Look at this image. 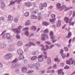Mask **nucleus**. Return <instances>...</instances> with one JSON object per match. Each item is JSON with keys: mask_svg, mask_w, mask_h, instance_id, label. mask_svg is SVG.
Listing matches in <instances>:
<instances>
[{"mask_svg": "<svg viewBox=\"0 0 75 75\" xmlns=\"http://www.w3.org/2000/svg\"><path fill=\"white\" fill-rule=\"evenodd\" d=\"M45 48H46L45 49V50H46V51H47V50H48L50 48L49 46H48L47 45H45Z\"/></svg>", "mask_w": 75, "mask_h": 75, "instance_id": "41", "label": "nucleus"}, {"mask_svg": "<svg viewBox=\"0 0 75 75\" xmlns=\"http://www.w3.org/2000/svg\"><path fill=\"white\" fill-rule=\"evenodd\" d=\"M14 21L15 23H17L18 21V19L17 18H16L14 19Z\"/></svg>", "mask_w": 75, "mask_h": 75, "instance_id": "40", "label": "nucleus"}, {"mask_svg": "<svg viewBox=\"0 0 75 75\" xmlns=\"http://www.w3.org/2000/svg\"><path fill=\"white\" fill-rule=\"evenodd\" d=\"M1 46H2L3 48H4L6 47V45L4 44H3L1 45Z\"/></svg>", "mask_w": 75, "mask_h": 75, "instance_id": "63", "label": "nucleus"}, {"mask_svg": "<svg viewBox=\"0 0 75 75\" xmlns=\"http://www.w3.org/2000/svg\"><path fill=\"white\" fill-rule=\"evenodd\" d=\"M64 21L66 23H69V19L68 17H65L64 18Z\"/></svg>", "mask_w": 75, "mask_h": 75, "instance_id": "12", "label": "nucleus"}, {"mask_svg": "<svg viewBox=\"0 0 75 75\" xmlns=\"http://www.w3.org/2000/svg\"><path fill=\"white\" fill-rule=\"evenodd\" d=\"M58 60V58H55L54 59V61H55V62H57Z\"/></svg>", "mask_w": 75, "mask_h": 75, "instance_id": "58", "label": "nucleus"}, {"mask_svg": "<svg viewBox=\"0 0 75 75\" xmlns=\"http://www.w3.org/2000/svg\"><path fill=\"white\" fill-rule=\"evenodd\" d=\"M35 64H33L32 65H28V67L29 68H33L35 67Z\"/></svg>", "mask_w": 75, "mask_h": 75, "instance_id": "26", "label": "nucleus"}, {"mask_svg": "<svg viewBox=\"0 0 75 75\" xmlns=\"http://www.w3.org/2000/svg\"><path fill=\"white\" fill-rule=\"evenodd\" d=\"M60 65L61 67H64V63H61L60 64Z\"/></svg>", "mask_w": 75, "mask_h": 75, "instance_id": "60", "label": "nucleus"}, {"mask_svg": "<svg viewBox=\"0 0 75 75\" xmlns=\"http://www.w3.org/2000/svg\"><path fill=\"white\" fill-rule=\"evenodd\" d=\"M16 38L17 39H20V35H18L17 34L16 36Z\"/></svg>", "mask_w": 75, "mask_h": 75, "instance_id": "48", "label": "nucleus"}, {"mask_svg": "<svg viewBox=\"0 0 75 75\" xmlns=\"http://www.w3.org/2000/svg\"><path fill=\"white\" fill-rule=\"evenodd\" d=\"M22 28V26H20L18 27V28H16L15 29H12V30L13 31L14 33H17V34H19L21 33V31L20 30Z\"/></svg>", "mask_w": 75, "mask_h": 75, "instance_id": "1", "label": "nucleus"}, {"mask_svg": "<svg viewBox=\"0 0 75 75\" xmlns=\"http://www.w3.org/2000/svg\"><path fill=\"white\" fill-rule=\"evenodd\" d=\"M50 37L51 39L52 40H54V39H55V37L53 36V35L51 36Z\"/></svg>", "mask_w": 75, "mask_h": 75, "instance_id": "50", "label": "nucleus"}, {"mask_svg": "<svg viewBox=\"0 0 75 75\" xmlns=\"http://www.w3.org/2000/svg\"><path fill=\"white\" fill-rule=\"evenodd\" d=\"M0 20H2V21H4V18L3 17H1L0 18Z\"/></svg>", "mask_w": 75, "mask_h": 75, "instance_id": "55", "label": "nucleus"}, {"mask_svg": "<svg viewBox=\"0 0 75 75\" xmlns=\"http://www.w3.org/2000/svg\"><path fill=\"white\" fill-rule=\"evenodd\" d=\"M62 71H63V69H60L59 70H58V73L59 74H61V73L62 72Z\"/></svg>", "mask_w": 75, "mask_h": 75, "instance_id": "30", "label": "nucleus"}, {"mask_svg": "<svg viewBox=\"0 0 75 75\" xmlns=\"http://www.w3.org/2000/svg\"><path fill=\"white\" fill-rule=\"evenodd\" d=\"M22 71L23 73H25L27 72V69L25 67H24L22 68Z\"/></svg>", "mask_w": 75, "mask_h": 75, "instance_id": "10", "label": "nucleus"}, {"mask_svg": "<svg viewBox=\"0 0 75 75\" xmlns=\"http://www.w3.org/2000/svg\"><path fill=\"white\" fill-rule=\"evenodd\" d=\"M61 21L60 20H59L58 21V22H57V25H58V26H59V25H61Z\"/></svg>", "mask_w": 75, "mask_h": 75, "instance_id": "36", "label": "nucleus"}, {"mask_svg": "<svg viewBox=\"0 0 75 75\" xmlns=\"http://www.w3.org/2000/svg\"><path fill=\"white\" fill-rule=\"evenodd\" d=\"M12 65L13 66V67H16V65L18 66V64H17V63L15 62H12Z\"/></svg>", "mask_w": 75, "mask_h": 75, "instance_id": "18", "label": "nucleus"}, {"mask_svg": "<svg viewBox=\"0 0 75 75\" xmlns=\"http://www.w3.org/2000/svg\"><path fill=\"white\" fill-rule=\"evenodd\" d=\"M17 61H18V59H16L12 62H13H13H15V63H16L17 64Z\"/></svg>", "mask_w": 75, "mask_h": 75, "instance_id": "42", "label": "nucleus"}, {"mask_svg": "<svg viewBox=\"0 0 75 75\" xmlns=\"http://www.w3.org/2000/svg\"><path fill=\"white\" fill-rule=\"evenodd\" d=\"M46 44H48V45H50V44H51V42H49L46 41L45 42Z\"/></svg>", "mask_w": 75, "mask_h": 75, "instance_id": "49", "label": "nucleus"}, {"mask_svg": "<svg viewBox=\"0 0 75 75\" xmlns=\"http://www.w3.org/2000/svg\"><path fill=\"white\" fill-rule=\"evenodd\" d=\"M64 50L65 51H68V48L67 47H64Z\"/></svg>", "mask_w": 75, "mask_h": 75, "instance_id": "46", "label": "nucleus"}, {"mask_svg": "<svg viewBox=\"0 0 75 75\" xmlns=\"http://www.w3.org/2000/svg\"><path fill=\"white\" fill-rule=\"evenodd\" d=\"M54 35V34L53 33V32L52 31H51L50 32V36H52Z\"/></svg>", "mask_w": 75, "mask_h": 75, "instance_id": "44", "label": "nucleus"}, {"mask_svg": "<svg viewBox=\"0 0 75 75\" xmlns=\"http://www.w3.org/2000/svg\"><path fill=\"white\" fill-rule=\"evenodd\" d=\"M5 4H4V2H2L1 4V9H3L4 8V7H5Z\"/></svg>", "mask_w": 75, "mask_h": 75, "instance_id": "23", "label": "nucleus"}, {"mask_svg": "<svg viewBox=\"0 0 75 75\" xmlns=\"http://www.w3.org/2000/svg\"><path fill=\"white\" fill-rule=\"evenodd\" d=\"M12 57V54L9 53L8 54H6L5 57V58L7 59H10Z\"/></svg>", "mask_w": 75, "mask_h": 75, "instance_id": "6", "label": "nucleus"}, {"mask_svg": "<svg viewBox=\"0 0 75 75\" xmlns=\"http://www.w3.org/2000/svg\"><path fill=\"white\" fill-rule=\"evenodd\" d=\"M30 17L32 19H37V17L34 15H32L30 16Z\"/></svg>", "mask_w": 75, "mask_h": 75, "instance_id": "19", "label": "nucleus"}, {"mask_svg": "<svg viewBox=\"0 0 75 75\" xmlns=\"http://www.w3.org/2000/svg\"><path fill=\"white\" fill-rule=\"evenodd\" d=\"M31 30L32 31H35L37 30V28L35 26H33L30 28Z\"/></svg>", "mask_w": 75, "mask_h": 75, "instance_id": "20", "label": "nucleus"}, {"mask_svg": "<svg viewBox=\"0 0 75 75\" xmlns=\"http://www.w3.org/2000/svg\"><path fill=\"white\" fill-rule=\"evenodd\" d=\"M48 38V36L47 34H42L41 35V39L42 41H45V38Z\"/></svg>", "mask_w": 75, "mask_h": 75, "instance_id": "2", "label": "nucleus"}, {"mask_svg": "<svg viewBox=\"0 0 75 75\" xmlns=\"http://www.w3.org/2000/svg\"><path fill=\"white\" fill-rule=\"evenodd\" d=\"M38 61L39 62H42L44 61V59L43 58H38Z\"/></svg>", "mask_w": 75, "mask_h": 75, "instance_id": "35", "label": "nucleus"}, {"mask_svg": "<svg viewBox=\"0 0 75 75\" xmlns=\"http://www.w3.org/2000/svg\"><path fill=\"white\" fill-rule=\"evenodd\" d=\"M51 17L52 18V19H50V22L52 23H54V21L55 20V15L54 14H52L51 15Z\"/></svg>", "mask_w": 75, "mask_h": 75, "instance_id": "5", "label": "nucleus"}, {"mask_svg": "<svg viewBox=\"0 0 75 75\" xmlns=\"http://www.w3.org/2000/svg\"><path fill=\"white\" fill-rule=\"evenodd\" d=\"M7 32V30H4L2 32V33L1 34V35H3V34H4L5 33H6Z\"/></svg>", "mask_w": 75, "mask_h": 75, "instance_id": "51", "label": "nucleus"}, {"mask_svg": "<svg viewBox=\"0 0 75 75\" xmlns=\"http://www.w3.org/2000/svg\"><path fill=\"white\" fill-rule=\"evenodd\" d=\"M63 8L65 9V11H67L69 10H70L73 8V7L71 6L70 7H67V6H64L63 7Z\"/></svg>", "mask_w": 75, "mask_h": 75, "instance_id": "8", "label": "nucleus"}, {"mask_svg": "<svg viewBox=\"0 0 75 75\" xmlns=\"http://www.w3.org/2000/svg\"><path fill=\"white\" fill-rule=\"evenodd\" d=\"M72 36V33L71 32H69L67 35V37L66 36V38H70Z\"/></svg>", "mask_w": 75, "mask_h": 75, "instance_id": "13", "label": "nucleus"}, {"mask_svg": "<svg viewBox=\"0 0 75 75\" xmlns=\"http://www.w3.org/2000/svg\"><path fill=\"white\" fill-rule=\"evenodd\" d=\"M8 18L9 20H11V21H12L13 20V16H12L9 15Z\"/></svg>", "mask_w": 75, "mask_h": 75, "instance_id": "34", "label": "nucleus"}, {"mask_svg": "<svg viewBox=\"0 0 75 75\" xmlns=\"http://www.w3.org/2000/svg\"><path fill=\"white\" fill-rule=\"evenodd\" d=\"M51 58H48L47 59V63L48 64H50L51 63Z\"/></svg>", "mask_w": 75, "mask_h": 75, "instance_id": "28", "label": "nucleus"}, {"mask_svg": "<svg viewBox=\"0 0 75 75\" xmlns=\"http://www.w3.org/2000/svg\"><path fill=\"white\" fill-rule=\"evenodd\" d=\"M42 24L43 25H48L50 24V23L49 22L44 21L42 22Z\"/></svg>", "mask_w": 75, "mask_h": 75, "instance_id": "14", "label": "nucleus"}, {"mask_svg": "<svg viewBox=\"0 0 75 75\" xmlns=\"http://www.w3.org/2000/svg\"><path fill=\"white\" fill-rule=\"evenodd\" d=\"M24 59V56L23 54H21L20 56L19 57L18 60L19 61H21V60H23Z\"/></svg>", "mask_w": 75, "mask_h": 75, "instance_id": "17", "label": "nucleus"}, {"mask_svg": "<svg viewBox=\"0 0 75 75\" xmlns=\"http://www.w3.org/2000/svg\"><path fill=\"white\" fill-rule=\"evenodd\" d=\"M17 3H18V4H20V2L21 1V0H16L15 1Z\"/></svg>", "mask_w": 75, "mask_h": 75, "instance_id": "39", "label": "nucleus"}, {"mask_svg": "<svg viewBox=\"0 0 75 75\" xmlns=\"http://www.w3.org/2000/svg\"><path fill=\"white\" fill-rule=\"evenodd\" d=\"M72 11H71L69 12V14L70 16H71L72 15Z\"/></svg>", "mask_w": 75, "mask_h": 75, "instance_id": "61", "label": "nucleus"}, {"mask_svg": "<svg viewBox=\"0 0 75 75\" xmlns=\"http://www.w3.org/2000/svg\"><path fill=\"white\" fill-rule=\"evenodd\" d=\"M57 7L58 8H61V4L60 3H58L56 4Z\"/></svg>", "mask_w": 75, "mask_h": 75, "instance_id": "21", "label": "nucleus"}, {"mask_svg": "<svg viewBox=\"0 0 75 75\" xmlns=\"http://www.w3.org/2000/svg\"><path fill=\"white\" fill-rule=\"evenodd\" d=\"M38 19L39 20H40L42 18V13L41 12H39L38 13Z\"/></svg>", "mask_w": 75, "mask_h": 75, "instance_id": "9", "label": "nucleus"}, {"mask_svg": "<svg viewBox=\"0 0 75 75\" xmlns=\"http://www.w3.org/2000/svg\"><path fill=\"white\" fill-rule=\"evenodd\" d=\"M33 72V70H30L28 72V74H30V73H32V72Z\"/></svg>", "mask_w": 75, "mask_h": 75, "instance_id": "56", "label": "nucleus"}, {"mask_svg": "<svg viewBox=\"0 0 75 75\" xmlns=\"http://www.w3.org/2000/svg\"><path fill=\"white\" fill-rule=\"evenodd\" d=\"M25 34L26 36H29V32L28 30L25 32Z\"/></svg>", "mask_w": 75, "mask_h": 75, "instance_id": "33", "label": "nucleus"}, {"mask_svg": "<svg viewBox=\"0 0 75 75\" xmlns=\"http://www.w3.org/2000/svg\"><path fill=\"white\" fill-rule=\"evenodd\" d=\"M25 25H28L30 24V21L29 20L27 21L25 23Z\"/></svg>", "mask_w": 75, "mask_h": 75, "instance_id": "25", "label": "nucleus"}, {"mask_svg": "<svg viewBox=\"0 0 75 75\" xmlns=\"http://www.w3.org/2000/svg\"><path fill=\"white\" fill-rule=\"evenodd\" d=\"M66 64L68 65H71V62L69 60H68L66 61Z\"/></svg>", "mask_w": 75, "mask_h": 75, "instance_id": "38", "label": "nucleus"}, {"mask_svg": "<svg viewBox=\"0 0 75 75\" xmlns=\"http://www.w3.org/2000/svg\"><path fill=\"white\" fill-rule=\"evenodd\" d=\"M63 52L64 50H63L62 49H61V51L60 52V54H62V53H63Z\"/></svg>", "mask_w": 75, "mask_h": 75, "instance_id": "62", "label": "nucleus"}, {"mask_svg": "<svg viewBox=\"0 0 75 75\" xmlns=\"http://www.w3.org/2000/svg\"><path fill=\"white\" fill-rule=\"evenodd\" d=\"M35 52L36 55H38V54H39V52L38 50H36V51H35Z\"/></svg>", "mask_w": 75, "mask_h": 75, "instance_id": "57", "label": "nucleus"}, {"mask_svg": "<svg viewBox=\"0 0 75 75\" xmlns=\"http://www.w3.org/2000/svg\"><path fill=\"white\" fill-rule=\"evenodd\" d=\"M37 58V57L36 56H34L31 58V60H35Z\"/></svg>", "mask_w": 75, "mask_h": 75, "instance_id": "29", "label": "nucleus"}, {"mask_svg": "<svg viewBox=\"0 0 75 75\" xmlns=\"http://www.w3.org/2000/svg\"><path fill=\"white\" fill-rule=\"evenodd\" d=\"M73 64H74V65H75V61L74 60L72 61L71 63V65H73Z\"/></svg>", "mask_w": 75, "mask_h": 75, "instance_id": "52", "label": "nucleus"}, {"mask_svg": "<svg viewBox=\"0 0 75 75\" xmlns=\"http://www.w3.org/2000/svg\"><path fill=\"white\" fill-rule=\"evenodd\" d=\"M22 45H23V43L21 41L18 42L17 43V45L18 46H21Z\"/></svg>", "mask_w": 75, "mask_h": 75, "instance_id": "24", "label": "nucleus"}, {"mask_svg": "<svg viewBox=\"0 0 75 75\" xmlns=\"http://www.w3.org/2000/svg\"><path fill=\"white\" fill-rule=\"evenodd\" d=\"M16 1H15L13 2V1H11L10 3V5H13V4H14L15 3H16Z\"/></svg>", "mask_w": 75, "mask_h": 75, "instance_id": "45", "label": "nucleus"}, {"mask_svg": "<svg viewBox=\"0 0 75 75\" xmlns=\"http://www.w3.org/2000/svg\"><path fill=\"white\" fill-rule=\"evenodd\" d=\"M10 37V34L9 33H5L2 36V38H9V39H10L11 38Z\"/></svg>", "mask_w": 75, "mask_h": 75, "instance_id": "3", "label": "nucleus"}, {"mask_svg": "<svg viewBox=\"0 0 75 75\" xmlns=\"http://www.w3.org/2000/svg\"><path fill=\"white\" fill-rule=\"evenodd\" d=\"M43 6L44 7H47V2H44V3L42 4Z\"/></svg>", "mask_w": 75, "mask_h": 75, "instance_id": "31", "label": "nucleus"}, {"mask_svg": "<svg viewBox=\"0 0 75 75\" xmlns=\"http://www.w3.org/2000/svg\"><path fill=\"white\" fill-rule=\"evenodd\" d=\"M25 6H26V7H31V6L32 5V4H31V2H28L25 3Z\"/></svg>", "mask_w": 75, "mask_h": 75, "instance_id": "7", "label": "nucleus"}, {"mask_svg": "<svg viewBox=\"0 0 75 75\" xmlns=\"http://www.w3.org/2000/svg\"><path fill=\"white\" fill-rule=\"evenodd\" d=\"M40 48H41V50H43L44 51H47V50L45 49V47L44 46V45L41 44L40 45Z\"/></svg>", "mask_w": 75, "mask_h": 75, "instance_id": "11", "label": "nucleus"}, {"mask_svg": "<svg viewBox=\"0 0 75 75\" xmlns=\"http://www.w3.org/2000/svg\"><path fill=\"white\" fill-rule=\"evenodd\" d=\"M43 57V55H39L38 57V58H42V57Z\"/></svg>", "mask_w": 75, "mask_h": 75, "instance_id": "54", "label": "nucleus"}, {"mask_svg": "<svg viewBox=\"0 0 75 75\" xmlns=\"http://www.w3.org/2000/svg\"><path fill=\"white\" fill-rule=\"evenodd\" d=\"M49 31H48V30L47 29H45L44 31L43 32L44 33H48Z\"/></svg>", "mask_w": 75, "mask_h": 75, "instance_id": "37", "label": "nucleus"}, {"mask_svg": "<svg viewBox=\"0 0 75 75\" xmlns=\"http://www.w3.org/2000/svg\"><path fill=\"white\" fill-rule=\"evenodd\" d=\"M75 21H73V22H69V25H72V26H74V25L75 24Z\"/></svg>", "mask_w": 75, "mask_h": 75, "instance_id": "22", "label": "nucleus"}, {"mask_svg": "<svg viewBox=\"0 0 75 75\" xmlns=\"http://www.w3.org/2000/svg\"><path fill=\"white\" fill-rule=\"evenodd\" d=\"M69 67L67 66H66V67H64V69H69Z\"/></svg>", "mask_w": 75, "mask_h": 75, "instance_id": "59", "label": "nucleus"}, {"mask_svg": "<svg viewBox=\"0 0 75 75\" xmlns=\"http://www.w3.org/2000/svg\"><path fill=\"white\" fill-rule=\"evenodd\" d=\"M24 16L25 17H28L29 16V13L28 12H25L24 13Z\"/></svg>", "mask_w": 75, "mask_h": 75, "instance_id": "32", "label": "nucleus"}, {"mask_svg": "<svg viewBox=\"0 0 75 75\" xmlns=\"http://www.w3.org/2000/svg\"><path fill=\"white\" fill-rule=\"evenodd\" d=\"M75 16V11H74L73 12V16Z\"/></svg>", "mask_w": 75, "mask_h": 75, "instance_id": "64", "label": "nucleus"}, {"mask_svg": "<svg viewBox=\"0 0 75 75\" xmlns=\"http://www.w3.org/2000/svg\"><path fill=\"white\" fill-rule=\"evenodd\" d=\"M18 54L20 55L21 54H22L23 53V51L21 49H19L18 50Z\"/></svg>", "mask_w": 75, "mask_h": 75, "instance_id": "16", "label": "nucleus"}, {"mask_svg": "<svg viewBox=\"0 0 75 75\" xmlns=\"http://www.w3.org/2000/svg\"><path fill=\"white\" fill-rule=\"evenodd\" d=\"M54 45H51L50 46V49H51V48H52L53 47H54Z\"/></svg>", "mask_w": 75, "mask_h": 75, "instance_id": "53", "label": "nucleus"}, {"mask_svg": "<svg viewBox=\"0 0 75 75\" xmlns=\"http://www.w3.org/2000/svg\"><path fill=\"white\" fill-rule=\"evenodd\" d=\"M29 29V28H25L23 29V31H24L25 30H27L26 31H27V30H28Z\"/></svg>", "mask_w": 75, "mask_h": 75, "instance_id": "47", "label": "nucleus"}, {"mask_svg": "<svg viewBox=\"0 0 75 75\" xmlns=\"http://www.w3.org/2000/svg\"><path fill=\"white\" fill-rule=\"evenodd\" d=\"M35 66L36 67V69H38V68L40 67V63H36L35 64Z\"/></svg>", "mask_w": 75, "mask_h": 75, "instance_id": "15", "label": "nucleus"}, {"mask_svg": "<svg viewBox=\"0 0 75 75\" xmlns=\"http://www.w3.org/2000/svg\"><path fill=\"white\" fill-rule=\"evenodd\" d=\"M44 6H43V4H40V5L39 8L40 10H42L44 8Z\"/></svg>", "mask_w": 75, "mask_h": 75, "instance_id": "27", "label": "nucleus"}, {"mask_svg": "<svg viewBox=\"0 0 75 75\" xmlns=\"http://www.w3.org/2000/svg\"><path fill=\"white\" fill-rule=\"evenodd\" d=\"M29 43V45H28V44H26L25 45V47H27V48H29V47H31V45L32 46L35 45V44L33 42H30Z\"/></svg>", "mask_w": 75, "mask_h": 75, "instance_id": "4", "label": "nucleus"}, {"mask_svg": "<svg viewBox=\"0 0 75 75\" xmlns=\"http://www.w3.org/2000/svg\"><path fill=\"white\" fill-rule=\"evenodd\" d=\"M62 57L63 59H64L66 57V55H65V54H62Z\"/></svg>", "mask_w": 75, "mask_h": 75, "instance_id": "43", "label": "nucleus"}]
</instances>
